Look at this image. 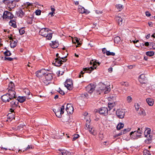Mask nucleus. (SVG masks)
<instances>
[{
    "mask_svg": "<svg viewBox=\"0 0 155 155\" xmlns=\"http://www.w3.org/2000/svg\"><path fill=\"white\" fill-rule=\"evenodd\" d=\"M40 35L46 38V39L50 40L52 37V33L51 31L47 28H41L39 32Z\"/></svg>",
    "mask_w": 155,
    "mask_h": 155,
    "instance_id": "obj_1",
    "label": "nucleus"
},
{
    "mask_svg": "<svg viewBox=\"0 0 155 155\" xmlns=\"http://www.w3.org/2000/svg\"><path fill=\"white\" fill-rule=\"evenodd\" d=\"M145 129L144 127H140L138 128L137 130L131 132L130 134L131 138L135 139L140 137Z\"/></svg>",
    "mask_w": 155,
    "mask_h": 155,
    "instance_id": "obj_2",
    "label": "nucleus"
},
{
    "mask_svg": "<svg viewBox=\"0 0 155 155\" xmlns=\"http://www.w3.org/2000/svg\"><path fill=\"white\" fill-rule=\"evenodd\" d=\"M64 105L65 104L62 105L60 108H57L53 110L56 116L58 117L59 118L61 117L62 114H64Z\"/></svg>",
    "mask_w": 155,
    "mask_h": 155,
    "instance_id": "obj_3",
    "label": "nucleus"
},
{
    "mask_svg": "<svg viewBox=\"0 0 155 155\" xmlns=\"http://www.w3.org/2000/svg\"><path fill=\"white\" fill-rule=\"evenodd\" d=\"M61 120L62 122L65 123L66 124H69L72 122V119H70V116L68 114L63 116L62 117Z\"/></svg>",
    "mask_w": 155,
    "mask_h": 155,
    "instance_id": "obj_4",
    "label": "nucleus"
},
{
    "mask_svg": "<svg viewBox=\"0 0 155 155\" xmlns=\"http://www.w3.org/2000/svg\"><path fill=\"white\" fill-rule=\"evenodd\" d=\"M64 85L68 90H71L73 88L72 81L70 79H67L65 82Z\"/></svg>",
    "mask_w": 155,
    "mask_h": 155,
    "instance_id": "obj_5",
    "label": "nucleus"
},
{
    "mask_svg": "<svg viewBox=\"0 0 155 155\" xmlns=\"http://www.w3.org/2000/svg\"><path fill=\"white\" fill-rule=\"evenodd\" d=\"M108 110L107 107H101L97 111V112L101 114H103L104 116L107 114Z\"/></svg>",
    "mask_w": 155,
    "mask_h": 155,
    "instance_id": "obj_6",
    "label": "nucleus"
},
{
    "mask_svg": "<svg viewBox=\"0 0 155 155\" xmlns=\"http://www.w3.org/2000/svg\"><path fill=\"white\" fill-rule=\"evenodd\" d=\"M14 16L10 12L5 11L3 14V19H11L13 18Z\"/></svg>",
    "mask_w": 155,
    "mask_h": 155,
    "instance_id": "obj_7",
    "label": "nucleus"
},
{
    "mask_svg": "<svg viewBox=\"0 0 155 155\" xmlns=\"http://www.w3.org/2000/svg\"><path fill=\"white\" fill-rule=\"evenodd\" d=\"M95 87V85L91 84L88 85L86 87V91L89 93L91 94L94 90Z\"/></svg>",
    "mask_w": 155,
    "mask_h": 155,
    "instance_id": "obj_8",
    "label": "nucleus"
},
{
    "mask_svg": "<svg viewBox=\"0 0 155 155\" xmlns=\"http://www.w3.org/2000/svg\"><path fill=\"white\" fill-rule=\"evenodd\" d=\"M120 84L122 86V89L123 92L126 93V91L129 90V84L128 82H121L120 83Z\"/></svg>",
    "mask_w": 155,
    "mask_h": 155,
    "instance_id": "obj_9",
    "label": "nucleus"
},
{
    "mask_svg": "<svg viewBox=\"0 0 155 155\" xmlns=\"http://www.w3.org/2000/svg\"><path fill=\"white\" fill-rule=\"evenodd\" d=\"M47 71H48V70H46L44 69H42L36 72V75L37 77L40 78L46 74L47 73Z\"/></svg>",
    "mask_w": 155,
    "mask_h": 155,
    "instance_id": "obj_10",
    "label": "nucleus"
},
{
    "mask_svg": "<svg viewBox=\"0 0 155 155\" xmlns=\"http://www.w3.org/2000/svg\"><path fill=\"white\" fill-rule=\"evenodd\" d=\"M13 89L8 90V93H7L12 100L17 97L16 95V92Z\"/></svg>",
    "mask_w": 155,
    "mask_h": 155,
    "instance_id": "obj_11",
    "label": "nucleus"
},
{
    "mask_svg": "<svg viewBox=\"0 0 155 155\" xmlns=\"http://www.w3.org/2000/svg\"><path fill=\"white\" fill-rule=\"evenodd\" d=\"M125 112L123 110H118L116 111V114L117 117L120 118L122 119L124 118Z\"/></svg>",
    "mask_w": 155,
    "mask_h": 155,
    "instance_id": "obj_12",
    "label": "nucleus"
},
{
    "mask_svg": "<svg viewBox=\"0 0 155 155\" xmlns=\"http://www.w3.org/2000/svg\"><path fill=\"white\" fill-rule=\"evenodd\" d=\"M2 100L5 102H9L10 100H12L7 94L3 95L2 97Z\"/></svg>",
    "mask_w": 155,
    "mask_h": 155,
    "instance_id": "obj_13",
    "label": "nucleus"
},
{
    "mask_svg": "<svg viewBox=\"0 0 155 155\" xmlns=\"http://www.w3.org/2000/svg\"><path fill=\"white\" fill-rule=\"evenodd\" d=\"M100 89L101 90H104L105 94L108 93L110 90V89L108 87H107L106 86L103 84H102L101 87H100Z\"/></svg>",
    "mask_w": 155,
    "mask_h": 155,
    "instance_id": "obj_14",
    "label": "nucleus"
},
{
    "mask_svg": "<svg viewBox=\"0 0 155 155\" xmlns=\"http://www.w3.org/2000/svg\"><path fill=\"white\" fill-rule=\"evenodd\" d=\"M66 110L68 114H72L74 111V108L71 104H67Z\"/></svg>",
    "mask_w": 155,
    "mask_h": 155,
    "instance_id": "obj_15",
    "label": "nucleus"
},
{
    "mask_svg": "<svg viewBox=\"0 0 155 155\" xmlns=\"http://www.w3.org/2000/svg\"><path fill=\"white\" fill-rule=\"evenodd\" d=\"M12 101L10 102V106L12 108H15L18 106V102L17 99L15 101L13 99L12 100Z\"/></svg>",
    "mask_w": 155,
    "mask_h": 155,
    "instance_id": "obj_16",
    "label": "nucleus"
},
{
    "mask_svg": "<svg viewBox=\"0 0 155 155\" xmlns=\"http://www.w3.org/2000/svg\"><path fill=\"white\" fill-rule=\"evenodd\" d=\"M45 77L46 81H50L53 78L52 74L48 73L47 72Z\"/></svg>",
    "mask_w": 155,
    "mask_h": 155,
    "instance_id": "obj_17",
    "label": "nucleus"
},
{
    "mask_svg": "<svg viewBox=\"0 0 155 155\" xmlns=\"http://www.w3.org/2000/svg\"><path fill=\"white\" fill-rule=\"evenodd\" d=\"M61 60L59 58H57L55 59L54 63V65L56 66H59L62 64Z\"/></svg>",
    "mask_w": 155,
    "mask_h": 155,
    "instance_id": "obj_18",
    "label": "nucleus"
},
{
    "mask_svg": "<svg viewBox=\"0 0 155 155\" xmlns=\"http://www.w3.org/2000/svg\"><path fill=\"white\" fill-rule=\"evenodd\" d=\"M79 11L81 13L88 14L89 13V11L87 9H85L83 7L80 6L79 8Z\"/></svg>",
    "mask_w": 155,
    "mask_h": 155,
    "instance_id": "obj_19",
    "label": "nucleus"
},
{
    "mask_svg": "<svg viewBox=\"0 0 155 155\" xmlns=\"http://www.w3.org/2000/svg\"><path fill=\"white\" fill-rule=\"evenodd\" d=\"M10 46L11 48H15L17 45V40L16 39L10 41Z\"/></svg>",
    "mask_w": 155,
    "mask_h": 155,
    "instance_id": "obj_20",
    "label": "nucleus"
},
{
    "mask_svg": "<svg viewBox=\"0 0 155 155\" xmlns=\"http://www.w3.org/2000/svg\"><path fill=\"white\" fill-rule=\"evenodd\" d=\"M94 69V68L93 67H91L90 68L87 67L85 68H83V70L84 71H87L86 72L88 73H90L91 71L93 70Z\"/></svg>",
    "mask_w": 155,
    "mask_h": 155,
    "instance_id": "obj_21",
    "label": "nucleus"
},
{
    "mask_svg": "<svg viewBox=\"0 0 155 155\" xmlns=\"http://www.w3.org/2000/svg\"><path fill=\"white\" fill-rule=\"evenodd\" d=\"M146 80V78L144 74H141L139 78V81L140 83H143V82L145 81Z\"/></svg>",
    "mask_w": 155,
    "mask_h": 155,
    "instance_id": "obj_22",
    "label": "nucleus"
},
{
    "mask_svg": "<svg viewBox=\"0 0 155 155\" xmlns=\"http://www.w3.org/2000/svg\"><path fill=\"white\" fill-rule=\"evenodd\" d=\"M146 101L148 104L150 106H152L154 103L153 99L150 98H148L146 99Z\"/></svg>",
    "mask_w": 155,
    "mask_h": 155,
    "instance_id": "obj_23",
    "label": "nucleus"
},
{
    "mask_svg": "<svg viewBox=\"0 0 155 155\" xmlns=\"http://www.w3.org/2000/svg\"><path fill=\"white\" fill-rule=\"evenodd\" d=\"M26 99L25 97L24 96L20 97L18 96L17 99V100L18 102H19L21 103H22L25 101Z\"/></svg>",
    "mask_w": 155,
    "mask_h": 155,
    "instance_id": "obj_24",
    "label": "nucleus"
},
{
    "mask_svg": "<svg viewBox=\"0 0 155 155\" xmlns=\"http://www.w3.org/2000/svg\"><path fill=\"white\" fill-rule=\"evenodd\" d=\"M90 133L93 135H95L96 134V132L94 130V129L91 126H90L89 127H88Z\"/></svg>",
    "mask_w": 155,
    "mask_h": 155,
    "instance_id": "obj_25",
    "label": "nucleus"
},
{
    "mask_svg": "<svg viewBox=\"0 0 155 155\" xmlns=\"http://www.w3.org/2000/svg\"><path fill=\"white\" fill-rule=\"evenodd\" d=\"M51 46L53 48H56L58 46V44L56 41H52L50 43Z\"/></svg>",
    "mask_w": 155,
    "mask_h": 155,
    "instance_id": "obj_26",
    "label": "nucleus"
},
{
    "mask_svg": "<svg viewBox=\"0 0 155 155\" xmlns=\"http://www.w3.org/2000/svg\"><path fill=\"white\" fill-rule=\"evenodd\" d=\"M16 14L18 16L22 17L24 15V13L22 9H20L17 12Z\"/></svg>",
    "mask_w": 155,
    "mask_h": 155,
    "instance_id": "obj_27",
    "label": "nucleus"
},
{
    "mask_svg": "<svg viewBox=\"0 0 155 155\" xmlns=\"http://www.w3.org/2000/svg\"><path fill=\"white\" fill-rule=\"evenodd\" d=\"M115 18L116 20L118 21L119 25H121L122 24L123 19L122 18L119 16H116Z\"/></svg>",
    "mask_w": 155,
    "mask_h": 155,
    "instance_id": "obj_28",
    "label": "nucleus"
},
{
    "mask_svg": "<svg viewBox=\"0 0 155 155\" xmlns=\"http://www.w3.org/2000/svg\"><path fill=\"white\" fill-rule=\"evenodd\" d=\"M15 86L13 83L11 81L8 84V90H11L12 89H15Z\"/></svg>",
    "mask_w": 155,
    "mask_h": 155,
    "instance_id": "obj_29",
    "label": "nucleus"
},
{
    "mask_svg": "<svg viewBox=\"0 0 155 155\" xmlns=\"http://www.w3.org/2000/svg\"><path fill=\"white\" fill-rule=\"evenodd\" d=\"M139 114L141 116H144L146 115V113L144 110L142 108H140L139 112Z\"/></svg>",
    "mask_w": 155,
    "mask_h": 155,
    "instance_id": "obj_30",
    "label": "nucleus"
},
{
    "mask_svg": "<svg viewBox=\"0 0 155 155\" xmlns=\"http://www.w3.org/2000/svg\"><path fill=\"white\" fill-rule=\"evenodd\" d=\"M60 155H71V152L65 150H63L61 151Z\"/></svg>",
    "mask_w": 155,
    "mask_h": 155,
    "instance_id": "obj_31",
    "label": "nucleus"
},
{
    "mask_svg": "<svg viewBox=\"0 0 155 155\" xmlns=\"http://www.w3.org/2000/svg\"><path fill=\"white\" fill-rule=\"evenodd\" d=\"M95 63L96 62V60H92L90 62V64L91 65L93 64V67L94 68L96 69V68L97 67V65Z\"/></svg>",
    "mask_w": 155,
    "mask_h": 155,
    "instance_id": "obj_32",
    "label": "nucleus"
},
{
    "mask_svg": "<svg viewBox=\"0 0 155 155\" xmlns=\"http://www.w3.org/2000/svg\"><path fill=\"white\" fill-rule=\"evenodd\" d=\"M124 124L122 123H120L118 124L117 126V130H120L124 127Z\"/></svg>",
    "mask_w": 155,
    "mask_h": 155,
    "instance_id": "obj_33",
    "label": "nucleus"
},
{
    "mask_svg": "<svg viewBox=\"0 0 155 155\" xmlns=\"http://www.w3.org/2000/svg\"><path fill=\"white\" fill-rule=\"evenodd\" d=\"M9 24L11 26H12L14 28H16V25L15 23V22L14 21L11 20L9 22Z\"/></svg>",
    "mask_w": 155,
    "mask_h": 155,
    "instance_id": "obj_34",
    "label": "nucleus"
},
{
    "mask_svg": "<svg viewBox=\"0 0 155 155\" xmlns=\"http://www.w3.org/2000/svg\"><path fill=\"white\" fill-rule=\"evenodd\" d=\"M91 122V120L90 119L89 120H87L86 121V127L85 129H87L88 127H89L90 126V122Z\"/></svg>",
    "mask_w": 155,
    "mask_h": 155,
    "instance_id": "obj_35",
    "label": "nucleus"
},
{
    "mask_svg": "<svg viewBox=\"0 0 155 155\" xmlns=\"http://www.w3.org/2000/svg\"><path fill=\"white\" fill-rule=\"evenodd\" d=\"M120 40V38L119 36H116L114 38V41L116 43H119Z\"/></svg>",
    "mask_w": 155,
    "mask_h": 155,
    "instance_id": "obj_36",
    "label": "nucleus"
},
{
    "mask_svg": "<svg viewBox=\"0 0 155 155\" xmlns=\"http://www.w3.org/2000/svg\"><path fill=\"white\" fill-rule=\"evenodd\" d=\"M154 52L153 51H148L146 52V54L147 56H152L154 55Z\"/></svg>",
    "mask_w": 155,
    "mask_h": 155,
    "instance_id": "obj_37",
    "label": "nucleus"
},
{
    "mask_svg": "<svg viewBox=\"0 0 155 155\" xmlns=\"http://www.w3.org/2000/svg\"><path fill=\"white\" fill-rule=\"evenodd\" d=\"M106 54L107 55H112L114 56L115 54L113 52H110L109 51H107L106 52Z\"/></svg>",
    "mask_w": 155,
    "mask_h": 155,
    "instance_id": "obj_38",
    "label": "nucleus"
},
{
    "mask_svg": "<svg viewBox=\"0 0 155 155\" xmlns=\"http://www.w3.org/2000/svg\"><path fill=\"white\" fill-rule=\"evenodd\" d=\"M33 148V147L31 145H28L25 149L23 150V152H24L25 150H29L32 149Z\"/></svg>",
    "mask_w": 155,
    "mask_h": 155,
    "instance_id": "obj_39",
    "label": "nucleus"
},
{
    "mask_svg": "<svg viewBox=\"0 0 155 155\" xmlns=\"http://www.w3.org/2000/svg\"><path fill=\"white\" fill-rule=\"evenodd\" d=\"M116 6L119 11H120L122 8L123 5L121 4H118L116 5Z\"/></svg>",
    "mask_w": 155,
    "mask_h": 155,
    "instance_id": "obj_40",
    "label": "nucleus"
},
{
    "mask_svg": "<svg viewBox=\"0 0 155 155\" xmlns=\"http://www.w3.org/2000/svg\"><path fill=\"white\" fill-rule=\"evenodd\" d=\"M114 104L112 103H108V107L109 108V110H110L114 107Z\"/></svg>",
    "mask_w": 155,
    "mask_h": 155,
    "instance_id": "obj_41",
    "label": "nucleus"
},
{
    "mask_svg": "<svg viewBox=\"0 0 155 155\" xmlns=\"http://www.w3.org/2000/svg\"><path fill=\"white\" fill-rule=\"evenodd\" d=\"M4 54L5 56H9L11 55V53L9 51L7 50L4 52Z\"/></svg>",
    "mask_w": 155,
    "mask_h": 155,
    "instance_id": "obj_42",
    "label": "nucleus"
},
{
    "mask_svg": "<svg viewBox=\"0 0 155 155\" xmlns=\"http://www.w3.org/2000/svg\"><path fill=\"white\" fill-rule=\"evenodd\" d=\"M144 155H151L150 151L147 150H145L143 151Z\"/></svg>",
    "mask_w": 155,
    "mask_h": 155,
    "instance_id": "obj_43",
    "label": "nucleus"
},
{
    "mask_svg": "<svg viewBox=\"0 0 155 155\" xmlns=\"http://www.w3.org/2000/svg\"><path fill=\"white\" fill-rule=\"evenodd\" d=\"M79 137V136L78 134H75L72 140L73 141L75 140L77 138H78Z\"/></svg>",
    "mask_w": 155,
    "mask_h": 155,
    "instance_id": "obj_44",
    "label": "nucleus"
},
{
    "mask_svg": "<svg viewBox=\"0 0 155 155\" xmlns=\"http://www.w3.org/2000/svg\"><path fill=\"white\" fill-rule=\"evenodd\" d=\"M130 129L129 128H127V129H125L123 130H122L124 134H125L127 133L128 132H129L130 131Z\"/></svg>",
    "mask_w": 155,
    "mask_h": 155,
    "instance_id": "obj_45",
    "label": "nucleus"
},
{
    "mask_svg": "<svg viewBox=\"0 0 155 155\" xmlns=\"http://www.w3.org/2000/svg\"><path fill=\"white\" fill-rule=\"evenodd\" d=\"M41 11L40 10H37L36 11L35 13V14L37 15H39L41 14Z\"/></svg>",
    "mask_w": 155,
    "mask_h": 155,
    "instance_id": "obj_46",
    "label": "nucleus"
},
{
    "mask_svg": "<svg viewBox=\"0 0 155 155\" xmlns=\"http://www.w3.org/2000/svg\"><path fill=\"white\" fill-rule=\"evenodd\" d=\"M132 100V98L130 96H128L127 98V101L128 102L130 103V102Z\"/></svg>",
    "mask_w": 155,
    "mask_h": 155,
    "instance_id": "obj_47",
    "label": "nucleus"
},
{
    "mask_svg": "<svg viewBox=\"0 0 155 155\" xmlns=\"http://www.w3.org/2000/svg\"><path fill=\"white\" fill-rule=\"evenodd\" d=\"M147 131V133L148 134H150V131H151V130H150V129L149 128H147V129H146V130H145L144 131V134H145V133H146V131Z\"/></svg>",
    "mask_w": 155,
    "mask_h": 155,
    "instance_id": "obj_48",
    "label": "nucleus"
},
{
    "mask_svg": "<svg viewBox=\"0 0 155 155\" xmlns=\"http://www.w3.org/2000/svg\"><path fill=\"white\" fill-rule=\"evenodd\" d=\"M135 109L136 110H138L139 109V107H140V105H139L138 104H135Z\"/></svg>",
    "mask_w": 155,
    "mask_h": 155,
    "instance_id": "obj_49",
    "label": "nucleus"
},
{
    "mask_svg": "<svg viewBox=\"0 0 155 155\" xmlns=\"http://www.w3.org/2000/svg\"><path fill=\"white\" fill-rule=\"evenodd\" d=\"M13 58L10 57H5V60H8L9 61H11L13 60Z\"/></svg>",
    "mask_w": 155,
    "mask_h": 155,
    "instance_id": "obj_50",
    "label": "nucleus"
},
{
    "mask_svg": "<svg viewBox=\"0 0 155 155\" xmlns=\"http://www.w3.org/2000/svg\"><path fill=\"white\" fill-rule=\"evenodd\" d=\"M19 32L21 35H22L25 33V31L22 29L19 30Z\"/></svg>",
    "mask_w": 155,
    "mask_h": 155,
    "instance_id": "obj_51",
    "label": "nucleus"
},
{
    "mask_svg": "<svg viewBox=\"0 0 155 155\" xmlns=\"http://www.w3.org/2000/svg\"><path fill=\"white\" fill-rule=\"evenodd\" d=\"M59 90L58 92L59 93L62 95H64L65 94L64 92L62 91L60 88H59Z\"/></svg>",
    "mask_w": 155,
    "mask_h": 155,
    "instance_id": "obj_52",
    "label": "nucleus"
},
{
    "mask_svg": "<svg viewBox=\"0 0 155 155\" xmlns=\"http://www.w3.org/2000/svg\"><path fill=\"white\" fill-rule=\"evenodd\" d=\"M24 92L28 95H29L30 94V92L28 90V89H25Z\"/></svg>",
    "mask_w": 155,
    "mask_h": 155,
    "instance_id": "obj_53",
    "label": "nucleus"
},
{
    "mask_svg": "<svg viewBox=\"0 0 155 155\" xmlns=\"http://www.w3.org/2000/svg\"><path fill=\"white\" fill-rule=\"evenodd\" d=\"M75 40L76 42L77 43L78 45H81V43L79 42V40L78 39V38L76 37L75 38Z\"/></svg>",
    "mask_w": 155,
    "mask_h": 155,
    "instance_id": "obj_54",
    "label": "nucleus"
},
{
    "mask_svg": "<svg viewBox=\"0 0 155 155\" xmlns=\"http://www.w3.org/2000/svg\"><path fill=\"white\" fill-rule=\"evenodd\" d=\"M141 84V86L144 88L146 86V83L145 82H143V83H140Z\"/></svg>",
    "mask_w": 155,
    "mask_h": 155,
    "instance_id": "obj_55",
    "label": "nucleus"
},
{
    "mask_svg": "<svg viewBox=\"0 0 155 155\" xmlns=\"http://www.w3.org/2000/svg\"><path fill=\"white\" fill-rule=\"evenodd\" d=\"M145 14L146 16H147V17H149L151 15L150 13L148 12H146Z\"/></svg>",
    "mask_w": 155,
    "mask_h": 155,
    "instance_id": "obj_56",
    "label": "nucleus"
},
{
    "mask_svg": "<svg viewBox=\"0 0 155 155\" xmlns=\"http://www.w3.org/2000/svg\"><path fill=\"white\" fill-rule=\"evenodd\" d=\"M54 6H51V11L52 12H54L55 11V9L54 8Z\"/></svg>",
    "mask_w": 155,
    "mask_h": 155,
    "instance_id": "obj_57",
    "label": "nucleus"
},
{
    "mask_svg": "<svg viewBox=\"0 0 155 155\" xmlns=\"http://www.w3.org/2000/svg\"><path fill=\"white\" fill-rule=\"evenodd\" d=\"M107 51L106 48H104L102 49V52L104 54L106 53Z\"/></svg>",
    "mask_w": 155,
    "mask_h": 155,
    "instance_id": "obj_58",
    "label": "nucleus"
},
{
    "mask_svg": "<svg viewBox=\"0 0 155 155\" xmlns=\"http://www.w3.org/2000/svg\"><path fill=\"white\" fill-rule=\"evenodd\" d=\"M64 73V72L61 71H59L58 72V76H59L60 75H62Z\"/></svg>",
    "mask_w": 155,
    "mask_h": 155,
    "instance_id": "obj_59",
    "label": "nucleus"
},
{
    "mask_svg": "<svg viewBox=\"0 0 155 155\" xmlns=\"http://www.w3.org/2000/svg\"><path fill=\"white\" fill-rule=\"evenodd\" d=\"M134 65H130L128 66V68L129 69H132L133 68Z\"/></svg>",
    "mask_w": 155,
    "mask_h": 155,
    "instance_id": "obj_60",
    "label": "nucleus"
},
{
    "mask_svg": "<svg viewBox=\"0 0 155 155\" xmlns=\"http://www.w3.org/2000/svg\"><path fill=\"white\" fill-rule=\"evenodd\" d=\"M123 134H124V133H123V131H122V130H121L119 134H118V136H120Z\"/></svg>",
    "mask_w": 155,
    "mask_h": 155,
    "instance_id": "obj_61",
    "label": "nucleus"
},
{
    "mask_svg": "<svg viewBox=\"0 0 155 155\" xmlns=\"http://www.w3.org/2000/svg\"><path fill=\"white\" fill-rule=\"evenodd\" d=\"M148 24L149 25L150 27H152V26L153 25H152V22H149L148 23Z\"/></svg>",
    "mask_w": 155,
    "mask_h": 155,
    "instance_id": "obj_62",
    "label": "nucleus"
},
{
    "mask_svg": "<svg viewBox=\"0 0 155 155\" xmlns=\"http://www.w3.org/2000/svg\"><path fill=\"white\" fill-rule=\"evenodd\" d=\"M113 68H110L108 69V71L111 72L112 71Z\"/></svg>",
    "mask_w": 155,
    "mask_h": 155,
    "instance_id": "obj_63",
    "label": "nucleus"
},
{
    "mask_svg": "<svg viewBox=\"0 0 155 155\" xmlns=\"http://www.w3.org/2000/svg\"><path fill=\"white\" fill-rule=\"evenodd\" d=\"M96 13L97 14H98L99 13L101 14L102 13V12H101L100 11H96Z\"/></svg>",
    "mask_w": 155,
    "mask_h": 155,
    "instance_id": "obj_64",
    "label": "nucleus"
}]
</instances>
